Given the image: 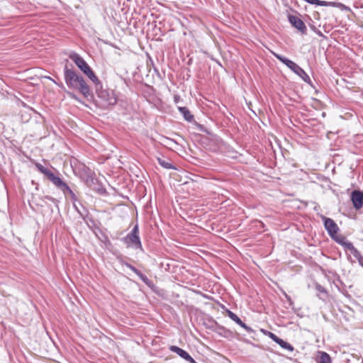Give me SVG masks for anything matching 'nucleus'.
I'll return each mask as SVG.
<instances>
[{
	"instance_id": "nucleus-24",
	"label": "nucleus",
	"mask_w": 363,
	"mask_h": 363,
	"mask_svg": "<svg viewBox=\"0 0 363 363\" xmlns=\"http://www.w3.org/2000/svg\"><path fill=\"white\" fill-rule=\"evenodd\" d=\"M138 277L147 286H150L151 281L147 278L146 275L143 274L140 271L136 274Z\"/></svg>"
},
{
	"instance_id": "nucleus-28",
	"label": "nucleus",
	"mask_w": 363,
	"mask_h": 363,
	"mask_svg": "<svg viewBox=\"0 0 363 363\" xmlns=\"http://www.w3.org/2000/svg\"><path fill=\"white\" fill-rule=\"evenodd\" d=\"M186 360L190 363H197L190 355H189Z\"/></svg>"
},
{
	"instance_id": "nucleus-2",
	"label": "nucleus",
	"mask_w": 363,
	"mask_h": 363,
	"mask_svg": "<svg viewBox=\"0 0 363 363\" xmlns=\"http://www.w3.org/2000/svg\"><path fill=\"white\" fill-rule=\"evenodd\" d=\"M64 79L69 88L78 90L85 98L91 95V89L83 77L77 74L67 65L64 67Z\"/></svg>"
},
{
	"instance_id": "nucleus-27",
	"label": "nucleus",
	"mask_w": 363,
	"mask_h": 363,
	"mask_svg": "<svg viewBox=\"0 0 363 363\" xmlns=\"http://www.w3.org/2000/svg\"><path fill=\"white\" fill-rule=\"evenodd\" d=\"M261 331L266 335H268L272 340V337H274V336H277L274 333H272V332H269V331H267V330H263L262 329Z\"/></svg>"
},
{
	"instance_id": "nucleus-20",
	"label": "nucleus",
	"mask_w": 363,
	"mask_h": 363,
	"mask_svg": "<svg viewBox=\"0 0 363 363\" xmlns=\"http://www.w3.org/2000/svg\"><path fill=\"white\" fill-rule=\"evenodd\" d=\"M318 363H331L330 355L325 352H320Z\"/></svg>"
},
{
	"instance_id": "nucleus-31",
	"label": "nucleus",
	"mask_w": 363,
	"mask_h": 363,
	"mask_svg": "<svg viewBox=\"0 0 363 363\" xmlns=\"http://www.w3.org/2000/svg\"><path fill=\"white\" fill-rule=\"evenodd\" d=\"M46 199L50 200V201H54V199L52 197H51V196H46Z\"/></svg>"
},
{
	"instance_id": "nucleus-4",
	"label": "nucleus",
	"mask_w": 363,
	"mask_h": 363,
	"mask_svg": "<svg viewBox=\"0 0 363 363\" xmlns=\"http://www.w3.org/2000/svg\"><path fill=\"white\" fill-rule=\"evenodd\" d=\"M274 56L287 66L291 71H293L295 74L298 75L305 82L310 83L311 79L310 77L306 74V72L296 62L292 60L286 58L284 56H282L279 54L273 52Z\"/></svg>"
},
{
	"instance_id": "nucleus-1",
	"label": "nucleus",
	"mask_w": 363,
	"mask_h": 363,
	"mask_svg": "<svg viewBox=\"0 0 363 363\" xmlns=\"http://www.w3.org/2000/svg\"><path fill=\"white\" fill-rule=\"evenodd\" d=\"M35 166L37 169L44 175L60 190H61L65 196H69L73 202L74 207L76 211L80 215V216L84 219L85 214L80 211L77 207L75 202L77 201V198L74 192L70 189V187L58 176L55 175L49 169L45 167L43 164L39 162H35Z\"/></svg>"
},
{
	"instance_id": "nucleus-10",
	"label": "nucleus",
	"mask_w": 363,
	"mask_h": 363,
	"mask_svg": "<svg viewBox=\"0 0 363 363\" xmlns=\"http://www.w3.org/2000/svg\"><path fill=\"white\" fill-rule=\"evenodd\" d=\"M351 200L355 209L358 210L363 206V192L354 190L352 192Z\"/></svg>"
},
{
	"instance_id": "nucleus-3",
	"label": "nucleus",
	"mask_w": 363,
	"mask_h": 363,
	"mask_svg": "<svg viewBox=\"0 0 363 363\" xmlns=\"http://www.w3.org/2000/svg\"><path fill=\"white\" fill-rule=\"evenodd\" d=\"M96 93L99 100L100 106L103 108H108L116 105L117 98L113 91L104 89L103 86L96 88Z\"/></svg>"
},
{
	"instance_id": "nucleus-30",
	"label": "nucleus",
	"mask_w": 363,
	"mask_h": 363,
	"mask_svg": "<svg viewBox=\"0 0 363 363\" xmlns=\"http://www.w3.org/2000/svg\"><path fill=\"white\" fill-rule=\"evenodd\" d=\"M69 95L75 100H78V97L74 94L69 93Z\"/></svg>"
},
{
	"instance_id": "nucleus-25",
	"label": "nucleus",
	"mask_w": 363,
	"mask_h": 363,
	"mask_svg": "<svg viewBox=\"0 0 363 363\" xmlns=\"http://www.w3.org/2000/svg\"><path fill=\"white\" fill-rule=\"evenodd\" d=\"M123 264L125 266H126L128 268H129L130 270H132L135 274H137L140 271L137 268H135L134 266H133L132 264H130L128 262H124Z\"/></svg>"
},
{
	"instance_id": "nucleus-26",
	"label": "nucleus",
	"mask_w": 363,
	"mask_h": 363,
	"mask_svg": "<svg viewBox=\"0 0 363 363\" xmlns=\"http://www.w3.org/2000/svg\"><path fill=\"white\" fill-rule=\"evenodd\" d=\"M123 264L125 266H126L128 268H129L130 270H132L135 274H137L140 271L137 268H135L134 266H133L132 264H130L128 262H124Z\"/></svg>"
},
{
	"instance_id": "nucleus-5",
	"label": "nucleus",
	"mask_w": 363,
	"mask_h": 363,
	"mask_svg": "<svg viewBox=\"0 0 363 363\" xmlns=\"http://www.w3.org/2000/svg\"><path fill=\"white\" fill-rule=\"evenodd\" d=\"M122 240L128 247H133L135 250H143V246L139 236V227L136 224L125 237Z\"/></svg>"
},
{
	"instance_id": "nucleus-19",
	"label": "nucleus",
	"mask_w": 363,
	"mask_h": 363,
	"mask_svg": "<svg viewBox=\"0 0 363 363\" xmlns=\"http://www.w3.org/2000/svg\"><path fill=\"white\" fill-rule=\"evenodd\" d=\"M157 161H158V163L162 167H164L165 169H176V167L172 164H171L168 161H166V160H164L163 159L157 158Z\"/></svg>"
},
{
	"instance_id": "nucleus-18",
	"label": "nucleus",
	"mask_w": 363,
	"mask_h": 363,
	"mask_svg": "<svg viewBox=\"0 0 363 363\" xmlns=\"http://www.w3.org/2000/svg\"><path fill=\"white\" fill-rule=\"evenodd\" d=\"M315 289L319 293L323 295L324 297H321L319 294L318 295L320 298L324 299L328 296L327 290L318 283L315 284Z\"/></svg>"
},
{
	"instance_id": "nucleus-8",
	"label": "nucleus",
	"mask_w": 363,
	"mask_h": 363,
	"mask_svg": "<svg viewBox=\"0 0 363 363\" xmlns=\"http://www.w3.org/2000/svg\"><path fill=\"white\" fill-rule=\"evenodd\" d=\"M287 18L293 27L296 28L301 34H306V26L304 22L300 18L291 14H289Z\"/></svg>"
},
{
	"instance_id": "nucleus-7",
	"label": "nucleus",
	"mask_w": 363,
	"mask_h": 363,
	"mask_svg": "<svg viewBox=\"0 0 363 363\" xmlns=\"http://www.w3.org/2000/svg\"><path fill=\"white\" fill-rule=\"evenodd\" d=\"M69 57L75 63L79 69L85 74L91 68L87 62L77 52H72L69 55Z\"/></svg>"
},
{
	"instance_id": "nucleus-16",
	"label": "nucleus",
	"mask_w": 363,
	"mask_h": 363,
	"mask_svg": "<svg viewBox=\"0 0 363 363\" xmlns=\"http://www.w3.org/2000/svg\"><path fill=\"white\" fill-rule=\"evenodd\" d=\"M169 350L170 351L177 353L179 357L184 359L185 360L189 355V354L187 352L175 345L170 346Z\"/></svg>"
},
{
	"instance_id": "nucleus-6",
	"label": "nucleus",
	"mask_w": 363,
	"mask_h": 363,
	"mask_svg": "<svg viewBox=\"0 0 363 363\" xmlns=\"http://www.w3.org/2000/svg\"><path fill=\"white\" fill-rule=\"evenodd\" d=\"M323 220L324 221V227L328 232L330 237L335 240V238L336 237L340 236V234H337V232L339 231V227L335 223V222L330 218H326L325 216L323 217Z\"/></svg>"
},
{
	"instance_id": "nucleus-15",
	"label": "nucleus",
	"mask_w": 363,
	"mask_h": 363,
	"mask_svg": "<svg viewBox=\"0 0 363 363\" xmlns=\"http://www.w3.org/2000/svg\"><path fill=\"white\" fill-rule=\"evenodd\" d=\"M178 110L186 121L191 122L194 120V116L191 113L188 108L185 106H179Z\"/></svg>"
},
{
	"instance_id": "nucleus-22",
	"label": "nucleus",
	"mask_w": 363,
	"mask_h": 363,
	"mask_svg": "<svg viewBox=\"0 0 363 363\" xmlns=\"http://www.w3.org/2000/svg\"><path fill=\"white\" fill-rule=\"evenodd\" d=\"M138 277L147 286H150L151 281L147 278L146 275L143 274L140 271L136 274Z\"/></svg>"
},
{
	"instance_id": "nucleus-9",
	"label": "nucleus",
	"mask_w": 363,
	"mask_h": 363,
	"mask_svg": "<svg viewBox=\"0 0 363 363\" xmlns=\"http://www.w3.org/2000/svg\"><path fill=\"white\" fill-rule=\"evenodd\" d=\"M85 183L89 188L96 191L100 194H103L106 192V189L103 186H96V179L94 177L93 173L91 171H89V172L86 175V177L85 179Z\"/></svg>"
},
{
	"instance_id": "nucleus-23",
	"label": "nucleus",
	"mask_w": 363,
	"mask_h": 363,
	"mask_svg": "<svg viewBox=\"0 0 363 363\" xmlns=\"http://www.w3.org/2000/svg\"><path fill=\"white\" fill-rule=\"evenodd\" d=\"M138 277L147 286H150L151 281L147 278L146 275L143 274L140 271L136 274Z\"/></svg>"
},
{
	"instance_id": "nucleus-29",
	"label": "nucleus",
	"mask_w": 363,
	"mask_h": 363,
	"mask_svg": "<svg viewBox=\"0 0 363 363\" xmlns=\"http://www.w3.org/2000/svg\"><path fill=\"white\" fill-rule=\"evenodd\" d=\"M285 297L287 299V301L289 302V304L292 305L293 304V301H292L291 297L289 295H287L286 294H285Z\"/></svg>"
},
{
	"instance_id": "nucleus-21",
	"label": "nucleus",
	"mask_w": 363,
	"mask_h": 363,
	"mask_svg": "<svg viewBox=\"0 0 363 363\" xmlns=\"http://www.w3.org/2000/svg\"><path fill=\"white\" fill-rule=\"evenodd\" d=\"M351 253L357 259L359 264L363 267V256L360 252L355 248Z\"/></svg>"
},
{
	"instance_id": "nucleus-32",
	"label": "nucleus",
	"mask_w": 363,
	"mask_h": 363,
	"mask_svg": "<svg viewBox=\"0 0 363 363\" xmlns=\"http://www.w3.org/2000/svg\"><path fill=\"white\" fill-rule=\"evenodd\" d=\"M60 87H63V84L62 83H60V84H57Z\"/></svg>"
},
{
	"instance_id": "nucleus-12",
	"label": "nucleus",
	"mask_w": 363,
	"mask_h": 363,
	"mask_svg": "<svg viewBox=\"0 0 363 363\" xmlns=\"http://www.w3.org/2000/svg\"><path fill=\"white\" fill-rule=\"evenodd\" d=\"M227 313H228V317L231 320H233L237 324H238L242 328H243L246 331H247L248 333L253 332V330L250 327L247 326L245 323H243L241 320V319L235 313H234L233 312H232L231 311H229V310H228Z\"/></svg>"
},
{
	"instance_id": "nucleus-14",
	"label": "nucleus",
	"mask_w": 363,
	"mask_h": 363,
	"mask_svg": "<svg viewBox=\"0 0 363 363\" xmlns=\"http://www.w3.org/2000/svg\"><path fill=\"white\" fill-rule=\"evenodd\" d=\"M89 79L94 84L95 89L97 87H101V82L99 78L96 76L94 71L90 68L85 74Z\"/></svg>"
},
{
	"instance_id": "nucleus-33",
	"label": "nucleus",
	"mask_w": 363,
	"mask_h": 363,
	"mask_svg": "<svg viewBox=\"0 0 363 363\" xmlns=\"http://www.w3.org/2000/svg\"><path fill=\"white\" fill-rule=\"evenodd\" d=\"M174 100H175V101H177V100H178V98L177 96H175Z\"/></svg>"
},
{
	"instance_id": "nucleus-17",
	"label": "nucleus",
	"mask_w": 363,
	"mask_h": 363,
	"mask_svg": "<svg viewBox=\"0 0 363 363\" xmlns=\"http://www.w3.org/2000/svg\"><path fill=\"white\" fill-rule=\"evenodd\" d=\"M216 333L225 337H228L232 335V332L230 330L225 328L223 326L218 325L216 330Z\"/></svg>"
},
{
	"instance_id": "nucleus-35",
	"label": "nucleus",
	"mask_w": 363,
	"mask_h": 363,
	"mask_svg": "<svg viewBox=\"0 0 363 363\" xmlns=\"http://www.w3.org/2000/svg\"><path fill=\"white\" fill-rule=\"evenodd\" d=\"M361 363H363V359H362V362H361Z\"/></svg>"
},
{
	"instance_id": "nucleus-34",
	"label": "nucleus",
	"mask_w": 363,
	"mask_h": 363,
	"mask_svg": "<svg viewBox=\"0 0 363 363\" xmlns=\"http://www.w3.org/2000/svg\"><path fill=\"white\" fill-rule=\"evenodd\" d=\"M318 34H319L320 35H322V33H321L320 31H318Z\"/></svg>"
},
{
	"instance_id": "nucleus-13",
	"label": "nucleus",
	"mask_w": 363,
	"mask_h": 363,
	"mask_svg": "<svg viewBox=\"0 0 363 363\" xmlns=\"http://www.w3.org/2000/svg\"><path fill=\"white\" fill-rule=\"evenodd\" d=\"M274 337H272V340L277 343L281 348L285 349L289 352L294 351V348L291 344L279 338L278 336Z\"/></svg>"
},
{
	"instance_id": "nucleus-11",
	"label": "nucleus",
	"mask_w": 363,
	"mask_h": 363,
	"mask_svg": "<svg viewBox=\"0 0 363 363\" xmlns=\"http://www.w3.org/2000/svg\"><path fill=\"white\" fill-rule=\"evenodd\" d=\"M334 241L340 245L345 250L350 251V252H352L356 248L353 244L348 241L347 238L343 235H340V236L336 237Z\"/></svg>"
}]
</instances>
